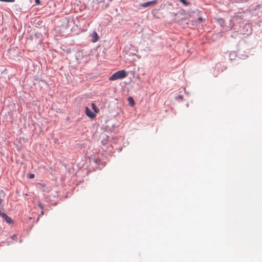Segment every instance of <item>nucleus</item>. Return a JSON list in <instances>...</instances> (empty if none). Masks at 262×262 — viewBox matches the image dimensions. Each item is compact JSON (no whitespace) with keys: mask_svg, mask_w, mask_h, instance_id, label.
<instances>
[{"mask_svg":"<svg viewBox=\"0 0 262 262\" xmlns=\"http://www.w3.org/2000/svg\"><path fill=\"white\" fill-rule=\"evenodd\" d=\"M180 1L185 6H187L190 5V3L187 2L186 0H180Z\"/></svg>","mask_w":262,"mask_h":262,"instance_id":"obj_7","label":"nucleus"},{"mask_svg":"<svg viewBox=\"0 0 262 262\" xmlns=\"http://www.w3.org/2000/svg\"><path fill=\"white\" fill-rule=\"evenodd\" d=\"M38 205L39 207L41 210H42V209H43V206H42V204L41 203V202H39L38 203Z\"/></svg>","mask_w":262,"mask_h":262,"instance_id":"obj_9","label":"nucleus"},{"mask_svg":"<svg viewBox=\"0 0 262 262\" xmlns=\"http://www.w3.org/2000/svg\"><path fill=\"white\" fill-rule=\"evenodd\" d=\"M43 211H41V215H43Z\"/></svg>","mask_w":262,"mask_h":262,"instance_id":"obj_16","label":"nucleus"},{"mask_svg":"<svg viewBox=\"0 0 262 262\" xmlns=\"http://www.w3.org/2000/svg\"><path fill=\"white\" fill-rule=\"evenodd\" d=\"M99 39V36L96 32H94L92 34V41L93 42H96Z\"/></svg>","mask_w":262,"mask_h":262,"instance_id":"obj_5","label":"nucleus"},{"mask_svg":"<svg viewBox=\"0 0 262 262\" xmlns=\"http://www.w3.org/2000/svg\"><path fill=\"white\" fill-rule=\"evenodd\" d=\"M127 76L126 72L124 70L118 71L114 73L108 78L110 81H114L125 78Z\"/></svg>","mask_w":262,"mask_h":262,"instance_id":"obj_1","label":"nucleus"},{"mask_svg":"<svg viewBox=\"0 0 262 262\" xmlns=\"http://www.w3.org/2000/svg\"><path fill=\"white\" fill-rule=\"evenodd\" d=\"M128 100H129V103H130V104H132L133 105L134 104V100H133V99L132 97H129V98H128Z\"/></svg>","mask_w":262,"mask_h":262,"instance_id":"obj_8","label":"nucleus"},{"mask_svg":"<svg viewBox=\"0 0 262 262\" xmlns=\"http://www.w3.org/2000/svg\"><path fill=\"white\" fill-rule=\"evenodd\" d=\"M2 200L0 198V207H1Z\"/></svg>","mask_w":262,"mask_h":262,"instance_id":"obj_15","label":"nucleus"},{"mask_svg":"<svg viewBox=\"0 0 262 262\" xmlns=\"http://www.w3.org/2000/svg\"><path fill=\"white\" fill-rule=\"evenodd\" d=\"M1 2H14L15 0H0Z\"/></svg>","mask_w":262,"mask_h":262,"instance_id":"obj_10","label":"nucleus"},{"mask_svg":"<svg viewBox=\"0 0 262 262\" xmlns=\"http://www.w3.org/2000/svg\"><path fill=\"white\" fill-rule=\"evenodd\" d=\"M92 109L95 112V113H98L99 112V110L98 108L97 107V106L94 103H92Z\"/></svg>","mask_w":262,"mask_h":262,"instance_id":"obj_6","label":"nucleus"},{"mask_svg":"<svg viewBox=\"0 0 262 262\" xmlns=\"http://www.w3.org/2000/svg\"><path fill=\"white\" fill-rule=\"evenodd\" d=\"M198 19L199 21H202L203 20V18L202 17H199Z\"/></svg>","mask_w":262,"mask_h":262,"instance_id":"obj_14","label":"nucleus"},{"mask_svg":"<svg viewBox=\"0 0 262 262\" xmlns=\"http://www.w3.org/2000/svg\"><path fill=\"white\" fill-rule=\"evenodd\" d=\"M16 237V235H13L12 236V239H15Z\"/></svg>","mask_w":262,"mask_h":262,"instance_id":"obj_13","label":"nucleus"},{"mask_svg":"<svg viewBox=\"0 0 262 262\" xmlns=\"http://www.w3.org/2000/svg\"><path fill=\"white\" fill-rule=\"evenodd\" d=\"M0 216H2L4 220L8 224H11L13 223V221L11 219V217L8 216L5 213H2L0 211Z\"/></svg>","mask_w":262,"mask_h":262,"instance_id":"obj_2","label":"nucleus"},{"mask_svg":"<svg viewBox=\"0 0 262 262\" xmlns=\"http://www.w3.org/2000/svg\"><path fill=\"white\" fill-rule=\"evenodd\" d=\"M35 2L37 5H39L40 3V0H35Z\"/></svg>","mask_w":262,"mask_h":262,"instance_id":"obj_12","label":"nucleus"},{"mask_svg":"<svg viewBox=\"0 0 262 262\" xmlns=\"http://www.w3.org/2000/svg\"><path fill=\"white\" fill-rule=\"evenodd\" d=\"M85 113L86 116L91 118H94L96 116L95 113L92 112L87 106L85 108Z\"/></svg>","mask_w":262,"mask_h":262,"instance_id":"obj_3","label":"nucleus"},{"mask_svg":"<svg viewBox=\"0 0 262 262\" xmlns=\"http://www.w3.org/2000/svg\"><path fill=\"white\" fill-rule=\"evenodd\" d=\"M29 178H30V179H33V178H34V174H32V173L30 174L29 175Z\"/></svg>","mask_w":262,"mask_h":262,"instance_id":"obj_11","label":"nucleus"},{"mask_svg":"<svg viewBox=\"0 0 262 262\" xmlns=\"http://www.w3.org/2000/svg\"><path fill=\"white\" fill-rule=\"evenodd\" d=\"M156 3H157L156 1H150V2L143 3L141 4L140 5V6L143 7H147L150 6L151 5L156 4Z\"/></svg>","mask_w":262,"mask_h":262,"instance_id":"obj_4","label":"nucleus"}]
</instances>
